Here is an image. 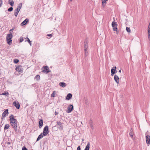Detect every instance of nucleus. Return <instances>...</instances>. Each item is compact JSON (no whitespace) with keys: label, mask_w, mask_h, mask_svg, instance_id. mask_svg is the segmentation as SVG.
Returning a JSON list of instances; mask_svg holds the SVG:
<instances>
[{"label":"nucleus","mask_w":150,"mask_h":150,"mask_svg":"<svg viewBox=\"0 0 150 150\" xmlns=\"http://www.w3.org/2000/svg\"><path fill=\"white\" fill-rule=\"evenodd\" d=\"M116 31V33L117 34H118V33H119L118 31L117 30V31Z\"/></svg>","instance_id":"47"},{"label":"nucleus","mask_w":150,"mask_h":150,"mask_svg":"<svg viewBox=\"0 0 150 150\" xmlns=\"http://www.w3.org/2000/svg\"><path fill=\"white\" fill-rule=\"evenodd\" d=\"M9 120L10 124L13 127L16 132L17 131V127L18 122L16 119L14 117V116L13 115H11L9 117Z\"/></svg>","instance_id":"1"},{"label":"nucleus","mask_w":150,"mask_h":150,"mask_svg":"<svg viewBox=\"0 0 150 150\" xmlns=\"http://www.w3.org/2000/svg\"><path fill=\"white\" fill-rule=\"evenodd\" d=\"M84 150H85V149H84Z\"/></svg>","instance_id":"56"},{"label":"nucleus","mask_w":150,"mask_h":150,"mask_svg":"<svg viewBox=\"0 0 150 150\" xmlns=\"http://www.w3.org/2000/svg\"><path fill=\"white\" fill-rule=\"evenodd\" d=\"M6 144L8 145L10 144H11V142H7Z\"/></svg>","instance_id":"46"},{"label":"nucleus","mask_w":150,"mask_h":150,"mask_svg":"<svg viewBox=\"0 0 150 150\" xmlns=\"http://www.w3.org/2000/svg\"><path fill=\"white\" fill-rule=\"evenodd\" d=\"M48 127V126H46L43 129V133H42L45 136H46L49 133Z\"/></svg>","instance_id":"5"},{"label":"nucleus","mask_w":150,"mask_h":150,"mask_svg":"<svg viewBox=\"0 0 150 150\" xmlns=\"http://www.w3.org/2000/svg\"><path fill=\"white\" fill-rule=\"evenodd\" d=\"M22 150H28V149L25 147V146H24Z\"/></svg>","instance_id":"36"},{"label":"nucleus","mask_w":150,"mask_h":150,"mask_svg":"<svg viewBox=\"0 0 150 150\" xmlns=\"http://www.w3.org/2000/svg\"><path fill=\"white\" fill-rule=\"evenodd\" d=\"M22 3H19L16 9L15 10L14 15L16 17H17L18 13L19 12L20 9L22 7Z\"/></svg>","instance_id":"2"},{"label":"nucleus","mask_w":150,"mask_h":150,"mask_svg":"<svg viewBox=\"0 0 150 150\" xmlns=\"http://www.w3.org/2000/svg\"><path fill=\"white\" fill-rule=\"evenodd\" d=\"M117 27L113 28V31H117Z\"/></svg>","instance_id":"38"},{"label":"nucleus","mask_w":150,"mask_h":150,"mask_svg":"<svg viewBox=\"0 0 150 150\" xmlns=\"http://www.w3.org/2000/svg\"><path fill=\"white\" fill-rule=\"evenodd\" d=\"M54 113L55 115H56L58 114V112H57L56 111H55Z\"/></svg>","instance_id":"45"},{"label":"nucleus","mask_w":150,"mask_h":150,"mask_svg":"<svg viewBox=\"0 0 150 150\" xmlns=\"http://www.w3.org/2000/svg\"><path fill=\"white\" fill-rule=\"evenodd\" d=\"M129 135L132 138L133 137L134 133L132 128H131L130 130Z\"/></svg>","instance_id":"17"},{"label":"nucleus","mask_w":150,"mask_h":150,"mask_svg":"<svg viewBox=\"0 0 150 150\" xmlns=\"http://www.w3.org/2000/svg\"><path fill=\"white\" fill-rule=\"evenodd\" d=\"M90 144L89 142H88L87 146H86L85 149L86 150H89L90 148Z\"/></svg>","instance_id":"22"},{"label":"nucleus","mask_w":150,"mask_h":150,"mask_svg":"<svg viewBox=\"0 0 150 150\" xmlns=\"http://www.w3.org/2000/svg\"><path fill=\"white\" fill-rule=\"evenodd\" d=\"M2 0H0V7L2 6Z\"/></svg>","instance_id":"40"},{"label":"nucleus","mask_w":150,"mask_h":150,"mask_svg":"<svg viewBox=\"0 0 150 150\" xmlns=\"http://www.w3.org/2000/svg\"><path fill=\"white\" fill-rule=\"evenodd\" d=\"M74 109L73 106L72 105L70 104L68 107L67 112L68 113H70Z\"/></svg>","instance_id":"6"},{"label":"nucleus","mask_w":150,"mask_h":150,"mask_svg":"<svg viewBox=\"0 0 150 150\" xmlns=\"http://www.w3.org/2000/svg\"><path fill=\"white\" fill-rule=\"evenodd\" d=\"M84 103L85 104H86L87 105H88V101L86 99H85V100L84 101Z\"/></svg>","instance_id":"29"},{"label":"nucleus","mask_w":150,"mask_h":150,"mask_svg":"<svg viewBox=\"0 0 150 150\" xmlns=\"http://www.w3.org/2000/svg\"><path fill=\"white\" fill-rule=\"evenodd\" d=\"M115 73L117 72V71L116 70V71H115Z\"/></svg>","instance_id":"53"},{"label":"nucleus","mask_w":150,"mask_h":150,"mask_svg":"<svg viewBox=\"0 0 150 150\" xmlns=\"http://www.w3.org/2000/svg\"><path fill=\"white\" fill-rule=\"evenodd\" d=\"M48 36L52 37V34H47V35Z\"/></svg>","instance_id":"43"},{"label":"nucleus","mask_w":150,"mask_h":150,"mask_svg":"<svg viewBox=\"0 0 150 150\" xmlns=\"http://www.w3.org/2000/svg\"><path fill=\"white\" fill-rule=\"evenodd\" d=\"M112 28L117 27V23L115 21H113L112 23Z\"/></svg>","instance_id":"20"},{"label":"nucleus","mask_w":150,"mask_h":150,"mask_svg":"<svg viewBox=\"0 0 150 150\" xmlns=\"http://www.w3.org/2000/svg\"><path fill=\"white\" fill-rule=\"evenodd\" d=\"M85 51V55L86 57L87 56L88 54V52L87 51V50H84Z\"/></svg>","instance_id":"30"},{"label":"nucleus","mask_w":150,"mask_h":150,"mask_svg":"<svg viewBox=\"0 0 150 150\" xmlns=\"http://www.w3.org/2000/svg\"><path fill=\"white\" fill-rule=\"evenodd\" d=\"M11 39H6L7 43L9 45H11L12 44V40Z\"/></svg>","instance_id":"21"},{"label":"nucleus","mask_w":150,"mask_h":150,"mask_svg":"<svg viewBox=\"0 0 150 150\" xmlns=\"http://www.w3.org/2000/svg\"><path fill=\"white\" fill-rule=\"evenodd\" d=\"M21 66L20 65H19L17 67H16V70L17 71H18L20 73H21L23 72V69L21 68Z\"/></svg>","instance_id":"9"},{"label":"nucleus","mask_w":150,"mask_h":150,"mask_svg":"<svg viewBox=\"0 0 150 150\" xmlns=\"http://www.w3.org/2000/svg\"><path fill=\"white\" fill-rule=\"evenodd\" d=\"M146 140L147 144H150V136L149 135H147L146 136Z\"/></svg>","instance_id":"10"},{"label":"nucleus","mask_w":150,"mask_h":150,"mask_svg":"<svg viewBox=\"0 0 150 150\" xmlns=\"http://www.w3.org/2000/svg\"><path fill=\"white\" fill-rule=\"evenodd\" d=\"M29 20L27 18H26L24 21L21 23V25H24L27 24V23L28 22Z\"/></svg>","instance_id":"16"},{"label":"nucleus","mask_w":150,"mask_h":150,"mask_svg":"<svg viewBox=\"0 0 150 150\" xmlns=\"http://www.w3.org/2000/svg\"><path fill=\"white\" fill-rule=\"evenodd\" d=\"M57 127L59 129L61 130H63V126L62 123L60 121H57Z\"/></svg>","instance_id":"3"},{"label":"nucleus","mask_w":150,"mask_h":150,"mask_svg":"<svg viewBox=\"0 0 150 150\" xmlns=\"http://www.w3.org/2000/svg\"><path fill=\"white\" fill-rule=\"evenodd\" d=\"M77 150H81L80 146H79L78 147L77 149Z\"/></svg>","instance_id":"42"},{"label":"nucleus","mask_w":150,"mask_h":150,"mask_svg":"<svg viewBox=\"0 0 150 150\" xmlns=\"http://www.w3.org/2000/svg\"><path fill=\"white\" fill-rule=\"evenodd\" d=\"M14 30V29H11L10 30V31H12V30Z\"/></svg>","instance_id":"50"},{"label":"nucleus","mask_w":150,"mask_h":150,"mask_svg":"<svg viewBox=\"0 0 150 150\" xmlns=\"http://www.w3.org/2000/svg\"><path fill=\"white\" fill-rule=\"evenodd\" d=\"M35 79H36L37 81H39L40 79V76L39 75H37L35 77Z\"/></svg>","instance_id":"24"},{"label":"nucleus","mask_w":150,"mask_h":150,"mask_svg":"<svg viewBox=\"0 0 150 150\" xmlns=\"http://www.w3.org/2000/svg\"><path fill=\"white\" fill-rule=\"evenodd\" d=\"M148 37L149 40H150V32H148Z\"/></svg>","instance_id":"37"},{"label":"nucleus","mask_w":150,"mask_h":150,"mask_svg":"<svg viewBox=\"0 0 150 150\" xmlns=\"http://www.w3.org/2000/svg\"><path fill=\"white\" fill-rule=\"evenodd\" d=\"M31 150H33V149H32Z\"/></svg>","instance_id":"55"},{"label":"nucleus","mask_w":150,"mask_h":150,"mask_svg":"<svg viewBox=\"0 0 150 150\" xmlns=\"http://www.w3.org/2000/svg\"><path fill=\"white\" fill-rule=\"evenodd\" d=\"M149 26H150V23H149Z\"/></svg>","instance_id":"52"},{"label":"nucleus","mask_w":150,"mask_h":150,"mask_svg":"<svg viewBox=\"0 0 150 150\" xmlns=\"http://www.w3.org/2000/svg\"><path fill=\"white\" fill-rule=\"evenodd\" d=\"M72 95L70 93H68L67 95L66 98V99L67 100H69L72 97Z\"/></svg>","instance_id":"13"},{"label":"nucleus","mask_w":150,"mask_h":150,"mask_svg":"<svg viewBox=\"0 0 150 150\" xmlns=\"http://www.w3.org/2000/svg\"><path fill=\"white\" fill-rule=\"evenodd\" d=\"M119 72L120 73H121V69H120V70H119Z\"/></svg>","instance_id":"51"},{"label":"nucleus","mask_w":150,"mask_h":150,"mask_svg":"<svg viewBox=\"0 0 150 150\" xmlns=\"http://www.w3.org/2000/svg\"><path fill=\"white\" fill-rule=\"evenodd\" d=\"M43 125V121L42 119L40 120L39 122V127L40 128H41Z\"/></svg>","instance_id":"14"},{"label":"nucleus","mask_w":150,"mask_h":150,"mask_svg":"<svg viewBox=\"0 0 150 150\" xmlns=\"http://www.w3.org/2000/svg\"><path fill=\"white\" fill-rule=\"evenodd\" d=\"M43 70L42 71L45 73L47 74L51 71L50 70L49 68L47 66L43 67Z\"/></svg>","instance_id":"4"},{"label":"nucleus","mask_w":150,"mask_h":150,"mask_svg":"<svg viewBox=\"0 0 150 150\" xmlns=\"http://www.w3.org/2000/svg\"><path fill=\"white\" fill-rule=\"evenodd\" d=\"M29 43L30 45L31 46V41H30L29 38H27V40Z\"/></svg>","instance_id":"32"},{"label":"nucleus","mask_w":150,"mask_h":150,"mask_svg":"<svg viewBox=\"0 0 150 150\" xmlns=\"http://www.w3.org/2000/svg\"><path fill=\"white\" fill-rule=\"evenodd\" d=\"M19 62V60L18 59H15L13 60V62L15 63H17Z\"/></svg>","instance_id":"33"},{"label":"nucleus","mask_w":150,"mask_h":150,"mask_svg":"<svg viewBox=\"0 0 150 150\" xmlns=\"http://www.w3.org/2000/svg\"><path fill=\"white\" fill-rule=\"evenodd\" d=\"M88 47V42L87 40H85L84 42V50H87Z\"/></svg>","instance_id":"8"},{"label":"nucleus","mask_w":150,"mask_h":150,"mask_svg":"<svg viewBox=\"0 0 150 150\" xmlns=\"http://www.w3.org/2000/svg\"><path fill=\"white\" fill-rule=\"evenodd\" d=\"M59 85L61 87H65L66 86V83L64 82H60L59 83Z\"/></svg>","instance_id":"19"},{"label":"nucleus","mask_w":150,"mask_h":150,"mask_svg":"<svg viewBox=\"0 0 150 150\" xmlns=\"http://www.w3.org/2000/svg\"><path fill=\"white\" fill-rule=\"evenodd\" d=\"M13 37V35L12 33H11L10 34H8L6 36V39H12Z\"/></svg>","instance_id":"18"},{"label":"nucleus","mask_w":150,"mask_h":150,"mask_svg":"<svg viewBox=\"0 0 150 150\" xmlns=\"http://www.w3.org/2000/svg\"><path fill=\"white\" fill-rule=\"evenodd\" d=\"M113 69H111V75L112 76H113L114 74H115V71H112Z\"/></svg>","instance_id":"34"},{"label":"nucleus","mask_w":150,"mask_h":150,"mask_svg":"<svg viewBox=\"0 0 150 150\" xmlns=\"http://www.w3.org/2000/svg\"><path fill=\"white\" fill-rule=\"evenodd\" d=\"M55 94L56 91H53V93L51 95V96L53 97H54L55 96Z\"/></svg>","instance_id":"27"},{"label":"nucleus","mask_w":150,"mask_h":150,"mask_svg":"<svg viewBox=\"0 0 150 150\" xmlns=\"http://www.w3.org/2000/svg\"><path fill=\"white\" fill-rule=\"evenodd\" d=\"M8 110L6 109L2 114L1 119L3 120L6 116V115H8Z\"/></svg>","instance_id":"7"},{"label":"nucleus","mask_w":150,"mask_h":150,"mask_svg":"<svg viewBox=\"0 0 150 150\" xmlns=\"http://www.w3.org/2000/svg\"><path fill=\"white\" fill-rule=\"evenodd\" d=\"M108 0H102V4L106 3Z\"/></svg>","instance_id":"35"},{"label":"nucleus","mask_w":150,"mask_h":150,"mask_svg":"<svg viewBox=\"0 0 150 150\" xmlns=\"http://www.w3.org/2000/svg\"><path fill=\"white\" fill-rule=\"evenodd\" d=\"M10 127L9 125L8 124H6L5 125L4 129V130H6L8 129Z\"/></svg>","instance_id":"23"},{"label":"nucleus","mask_w":150,"mask_h":150,"mask_svg":"<svg viewBox=\"0 0 150 150\" xmlns=\"http://www.w3.org/2000/svg\"><path fill=\"white\" fill-rule=\"evenodd\" d=\"M71 1H72L73 0H70Z\"/></svg>","instance_id":"54"},{"label":"nucleus","mask_w":150,"mask_h":150,"mask_svg":"<svg viewBox=\"0 0 150 150\" xmlns=\"http://www.w3.org/2000/svg\"><path fill=\"white\" fill-rule=\"evenodd\" d=\"M113 69H115V70H116V67H113Z\"/></svg>","instance_id":"48"},{"label":"nucleus","mask_w":150,"mask_h":150,"mask_svg":"<svg viewBox=\"0 0 150 150\" xmlns=\"http://www.w3.org/2000/svg\"><path fill=\"white\" fill-rule=\"evenodd\" d=\"M114 69V70H113L112 71H116V70H115V69Z\"/></svg>","instance_id":"49"},{"label":"nucleus","mask_w":150,"mask_h":150,"mask_svg":"<svg viewBox=\"0 0 150 150\" xmlns=\"http://www.w3.org/2000/svg\"><path fill=\"white\" fill-rule=\"evenodd\" d=\"M114 78L115 81L117 84H118L119 83V77L117 75H115Z\"/></svg>","instance_id":"12"},{"label":"nucleus","mask_w":150,"mask_h":150,"mask_svg":"<svg viewBox=\"0 0 150 150\" xmlns=\"http://www.w3.org/2000/svg\"><path fill=\"white\" fill-rule=\"evenodd\" d=\"M44 136H45L42 133H41L40 135H39L36 141H38L39 140L41 139Z\"/></svg>","instance_id":"15"},{"label":"nucleus","mask_w":150,"mask_h":150,"mask_svg":"<svg viewBox=\"0 0 150 150\" xmlns=\"http://www.w3.org/2000/svg\"><path fill=\"white\" fill-rule=\"evenodd\" d=\"M148 32H150V26H148Z\"/></svg>","instance_id":"41"},{"label":"nucleus","mask_w":150,"mask_h":150,"mask_svg":"<svg viewBox=\"0 0 150 150\" xmlns=\"http://www.w3.org/2000/svg\"><path fill=\"white\" fill-rule=\"evenodd\" d=\"M13 105L16 107L17 109L20 108V105L18 102L14 101L13 103Z\"/></svg>","instance_id":"11"},{"label":"nucleus","mask_w":150,"mask_h":150,"mask_svg":"<svg viewBox=\"0 0 150 150\" xmlns=\"http://www.w3.org/2000/svg\"><path fill=\"white\" fill-rule=\"evenodd\" d=\"M126 30L128 33H130L131 31V30L130 28L128 27H126Z\"/></svg>","instance_id":"28"},{"label":"nucleus","mask_w":150,"mask_h":150,"mask_svg":"<svg viewBox=\"0 0 150 150\" xmlns=\"http://www.w3.org/2000/svg\"><path fill=\"white\" fill-rule=\"evenodd\" d=\"M23 40V38L21 37L20 38V42H21Z\"/></svg>","instance_id":"39"},{"label":"nucleus","mask_w":150,"mask_h":150,"mask_svg":"<svg viewBox=\"0 0 150 150\" xmlns=\"http://www.w3.org/2000/svg\"><path fill=\"white\" fill-rule=\"evenodd\" d=\"M1 95H5L6 96H7L9 95V93L8 92H4V93H3Z\"/></svg>","instance_id":"26"},{"label":"nucleus","mask_w":150,"mask_h":150,"mask_svg":"<svg viewBox=\"0 0 150 150\" xmlns=\"http://www.w3.org/2000/svg\"><path fill=\"white\" fill-rule=\"evenodd\" d=\"M9 4H10V5L11 6H13V4H14V2L13 0H12V1L11 2H10V0H9L8 1Z\"/></svg>","instance_id":"25"},{"label":"nucleus","mask_w":150,"mask_h":150,"mask_svg":"<svg viewBox=\"0 0 150 150\" xmlns=\"http://www.w3.org/2000/svg\"><path fill=\"white\" fill-rule=\"evenodd\" d=\"M90 126L91 128H93V125L92 123L90 124Z\"/></svg>","instance_id":"44"},{"label":"nucleus","mask_w":150,"mask_h":150,"mask_svg":"<svg viewBox=\"0 0 150 150\" xmlns=\"http://www.w3.org/2000/svg\"><path fill=\"white\" fill-rule=\"evenodd\" d=\"M13 8L12 7H10L9 8H8V11H13Z\"/></svg>","instance_id":"31"}]
</instances>
